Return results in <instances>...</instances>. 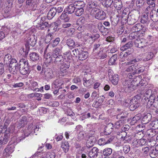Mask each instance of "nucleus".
I'll list each match as a JSON object with an SVG mask.
<instances>
[{
  "label": "nucleus",
  "mask_w": 158,
  "mask_h": 158,
  "mask_svg": "<svg viewBox=\"0 0 158 158\" xmlns=\"http://www.w3.org/2000/svg\"><path fill=\"white\" fill-rule=\"evenodd\" d=\"M19 71L22 75H26L30 73L29 66L27 60L22 59L19 63Z\"/></svg>",
  "instance_id": "f257e3e1"
},
{
  "label": "nucleus",
  "mask_w": 158,
  "mask_h": 158,
  "mask_svg": "<svg viewBox=\"0 0 158 158\" xmlns=\"http://www.w3.org/2000/svg\"><path fill=\"white\" fill-rule=\"evenodd\" d=\"M145 69L144 66L137 64L132 65L128 67L126 71H134V73L135 74H139L143 72Z\"/></svg>",
  "instance_id": "f03ea898"
},
{
  "label": "nucleus",
  "mask_w": 158,
  "mask_h": 158,
  "mask_svg": "<svg viewBox=\"0 0 158 158\" xmlns=\"http://www.w3.org/2000/svg\"><path fill=\"white\" fill-rule=\"evenodd\" d=\"M123 88L126 92H131L136 89V86L132 84L131 80H125L123 82Z\"/></svg>",
  "instance_id": "7ed1b4c3"
},
{
  "label": "nucleus",
  "mask_w": 158,
  "mask_h": 158,
  "mask_svg": "<svg viewBox=\"0 0 158 158\" xmlns=\"http://www.w3.org/2000/svg\"><path fill=\"white\" fill-rule=\"evenodd\" d=\"M36 43V40L33 35L29 36L27 38L26 44H25L26 50L25 52V55L28 53L30 49L29 45L34 47Z\"/></svg>",
  "instance_id": "20e7f679"
},
{
  "label": "nucleus",
  "mask_w": 158,
  "mask_h": 158,
  "mask_svg": "<svg viewBox=\"0 0 158 158\" xmlns=\"http://www.w3.org/2000/svg\"><path fill=\"white\" fill-rule=\"evenodd\" d=\"M40 0H26V4L31 10L35 11L39 8Z\"/></svg>",
  "instance_id": "39448f33"
},
{
  "label": "nucleus",
  "mask_w": 158,
  "mask_h": 158,
  "mask_svg": "<svg viewBox=\"0 0 158 158\" xmlns=\"http://www.w3.org/2000/svg\"><path fill=\"white\" fill-rule=\"evenodd\" d=\"M98 6L97 2L95 1H89L87 5V9L91 13L94 14L98 9Z\"/></svg>",
  "instance_id": "423d86ee"
},
{
  "label": "nucleus",
  "mask_w": 158,
  "mask_h": 158,
  "mask_svg": "<svg viewBox=\"0 0 158 158\" xmlns=\"http://www.w3.org/2000/svg\"><path fill=\"white\" fill-rule=\"evenodd\" d=\"M99 150L97 147H93L89 152V156L90 158H92L96 156L98 158H103V155L102 152H99Z\"/></svg>",
  "instance_id": "0eeeda50"
},
{
  "label": "nucleus",
  "mask_w": 158,
  "mask_h": 158,
  "mask_svg": "<svg viewBox=\"0 0 158 158\" xmlns=\"http://www.w3.org/2000/svg\"><path fill=\"white\" fill-rule=\"evenodd\" d=\"M41 73L46 79H51L53 77V72L51 69H47L46 70L43 68Z\"/></svg>",
  "instance_id": "6e6552de"
},
{
  "label": "nucleus",
  "mask_w": 158,
  "mask_h": 158,
  "mask_svg": "<svg viewBox=\"0 0 158 158\" xmlns=\"http://www.w3.org/2000/svg\"><path fill=\"white\" fill-rule=\"evenodd\" d=\"M14 144H8L4 149L3 154L6 156H9L14 151Z\"/></svg>",
  "instance_id": "1a4fd4ad"
},
{
  "label": "nucleus",
  "mask_w": 158,
  "mask_h": 158,
  "mask_svg": "<svg viewBox=\"0 0 158 158\" xmlns=\"http://www.w3.org/2000/svg\"><path fill=\"white\" fill-rule=\"evenodd\" d=\"M113 124L112 123H109L106 125L104 128L103 132L101 134L103 135H108L110 134L113 131Z\"/></svg>",
  "instance_id": "9d476101"
},
{
  "label": "nucleus",
  "mask_w": 158,
  "mask_h": 158,
  "mask_svg": "<svg viewBox=\"0 0 158 158\" xmlns=\"http://www.w3.org/2000/svg\"><path fill=\"white\" fill-rule=\"evenodd\" d=\"M29 57L30 60L33 62H37L40 59V55L39 53L32 52L29 53Z\"/></svg>",
  "instance_id": "9b49d317"
},
{
  "label": "nucleus",
  "mask_w": 158,
  "mask_h": 158,
  "mask_svg": "<svg viewBox=\"0 0 158 158\" xmlns=\"http://www.w3.org/2000/svg\"><path fill=\"white\" fill-rule=\"evenodd\" d=\"M129 105V109L130 110L134 111L139 107L140 103L135 101H133V99H131L130 100Z\"/></svg>",
  "instance_id": "f8f14e48"
},
{
  "label": "nucleus",
  "mask_w": 158,
  "mask_h": 158,
  "mask_svg": "<svg viewBox=\"0 0 158 158\" xmlns=\"http://www.w3.org/2000/svg\"><path fill=\"white\" fill-rule=\"evenodd\" d=\"M152 118V114L150 113H144L141 121L143 124H146L151 120Z\"/></svg>",
  "instance_id": "ddd939ff"
},
{
  "label": "nucleus",
  "mask_w": 158,
  "mask_h": 158,
  "mask_svg": "<svg viewBox=\"0 0 158 158\" xmlns=\"http://www.w3.org/2000/svg\"><path fill=\"white\" fill-rule=\"evenodd\" d=\"M137 41L135 42V44L136 46L138 48H143L147 45V42L143 38L141 39H137Z\"/></svg>",
  "instance_id": "4468645a"
},
{
  "label": "nucleus",
  "mask_w": 158,
  "mask_h": 158,
  "mask_svg": "<svg viewBox=\"0 0 158 158\" xmlns=\"http://www.w3.org/2000/svg\"><path fill=\"white\" fill-rule=\"evenodd\" d=\"M63 84L62 80L60 79H57L53 81L51 87L52 89L57 88L59 87L60 88L61 86Z\"/></svg>",
  "instance_id": "2eb2a0df"
},
{
  "label": "nucleus",
  "mask_w": 158,
  "mask_h": 158,
  "mask_svg": "<svg viewBox=\"0 0 158 158\" xmlns=\"http://www.w3.org/2000/svg\"><path fill=\"white\" fill-rule=\"evenodd\" d=\"M65 58L61 55H58L57 56L53 58V60L55 64H59L63 62Z\"/></svg>",
  "instance_id": "dca6fc26"
},
{
  "label": "nucleus",
  "mask_w": 158,
  "mask_h": 158,
  "mask_svg": "<svg viewBox=\"0 0 158 158\" xmlns=\"http://www.w3.org/2000/svg\"><path fill=\"white\" fill-rule=\"evenodd\" d=\"M106 16V13L102 10H100L95 15V18L99 20H103L105 19Z\"/></svg>",
  "instance_id": "f3484780"
},
{
  "label": "nucleus",
  "mask_w": 158,
  "mask_h": 158,
  "mask_svg": "<svg viewBox=\"0 0 158 158\" xmlns=\"http://www.w3.org/2000/svg\"><path fill=\"white\" fill-rule=\"evenodd\" d=\"M138 17H135L134 14L130 15L129 17H127V22L130 25L134 24L137 21Z\"/></svg>",
  "instance_id": "a211bd4d"
},
{
  "label": "nucleus",
  "mask_w": 158,
  "mask_h": 158,
  "mask_svg": "<svg viewBox=\"0 0 158 158\" xmlns=\"http://www.w3.org/2000/svg\"><path fill=\"white\" fill-rule=\"evenodd\" d=\"M131 57L128 58V60H130V63L133 64L135 63L141 61L142 59L139 56H134L133 55H131Z\"/></svg>",
  "instance_id": "6ab92c4d"
},
{
  "label": "nucleus",
  "mask_w": 158,
  "mask_h": 158,
  "mask_svg": "<svg viewBox=\"0 0 158 158\" xmlns=\"http://www.w3.org/2000/svg\"><path fill=\"white\" fill-rule=\"evenodd\" d=\"M133 30L136 32H138L141 30H143V32H144L146 29L145 27H144L143 25H141L140 24H137L133 27Z\"/></svg>",
  "instance_id": "aec40b11"
},
{
  "label": "nucleus",
  "mask_w": 158,
  "mask_h": 158,
  "mask_svg": "<svg viewBox=\"0 0 158 158\" xmlns=\"http://www.w3.org/2000/svg\"><path fill=\"white\" fill-rule=\"evenodd\" d=\"M88 56V53L86 51H81L79 53L78 59L83 60H85Z\"/></svg>",
  "instance_id": "412c9836"
},
{
  "label": "nucleus",
  "mask_w": 158,
  "mask_h": 158,
  "mask_svg": "<svg viewBox=\"0 0 158 158\" xmlns=\"http://www.w3.org/2000/svg\"><path fill=\"white\" fill-rule=\"evenodd\" d=\"M65 10L63 12L60 16V18L64 22H68L70 19V17L68 15L67 12H64Z\"/></svg>",
  "instance_id": "4be33fe9"
},
{
  "label": "nucleus",
  "mask_w": 158,
  "mask_h": 158,
  "mask_svg": "<svg viewBox=\"0 0 158 158\" xmlns=\"http://www.w3.org/2000/svg\"><path fill=\"white\" fill-rule=\"evenodd\" d=\"M143 33H141L139 34V32H133L130 34L129 36L132 39H139L143 36Z\"/></svg>",
  "instance_id": "5701e85b"
},
{
  "label": "nucleus",
  "mask_w": 158,
  "mask_h": 158,
  "mask_svg": "<svg viewBox=\"0 0 158 158\" xmlns=\"http://www.w3.org/2000/svg\"><path fill=\"white\" fill-rule=\"evenodd\" d=\"M97 56L98 58L103 59L107 57V52L104 49H102L97 53Z\"/></svg>",
  "instance_id": "b1692460"
},
{
  "label": "nucleus",
  "mask_w": 158,
  "mask_h": 158,
  "mask_svg": "<svg viewBox=\"0 0 158 158\" xmlns=\"http://www.w3.org/2000/svg\"><path fill=\"white\" fill-rule=\"evenodd\" d=\"M39 25V27H40V29L41 30H43L45 28L47 29V28H49L51 29L52 28V27L53 24H52V25H51L46 22H43L41 24H40Z\"/></svg>",
  "instance_id": "393cba45"
},
{
  "label": "nucleus",
  "mask_w": 158,
  "mask_h": 158,
  "mask_svg": "<svg viewBox=\"0 0 158 158\" xmlns=\"http://www.w3.org/2000/svg\"><path fill=\"white\" fill-rule=\"evenodd\" d=\"M70 62L69 61L66 60L65 58L64 61L60 64H61L60 66V69L66 70V69H68L70 66Z\"/></svg>",
  "instance_id": "a878e982"
},
{
  "label": "nucleus",
  "mask_w": 158,
  "mask_h": 158,
  "mask_svg": "<svg viewBox=\"0 0 158 158\" xmlns=\"http://www.w3.org/2000/svg\"><path fill=\"white\" fill-rule=\"evenodd\" d=\"M112 149L109 148H106L102 151L103 156H110L112 153Z\"/></svg>",
  "instance_id": "bb28decb"
},
{
  "label": "nucleus",
  "mask_w": 158,
  "mask_h": 158,
  "mask_svg": "<svg viewBox=\"0 0 158 158\" xmlns=\"http://www.w3.org/2000/svg\"><path fill=\"white\" fill-rule=\"evenodd\" d=\"M114 7L117 10H120L123 7L122 2L121 0H114Z\"/></svg>",
  "instance_id": "cd10ccee"
},
{
  "label": "nucleus",
  "mask_w": 158,
  "mask_h": 158,
  "mask_svg": "<svg viewBox=\"0 0 158 158\" xmlns=\"http://www.w3.org/2000/svg\"><path fill=\"white\" fill-rule=\"evenodd\" d=\"M66 9L68 13L71 14L73 13L75 10L76 7L74 4H71L68 6L66 8Z\"/></svg>",
  "instance_id": "c85d7f7f"
},
{
  "label": "nucleus",
  "mask_w": 158,
  "mask_h": 158,
  "mask_svg": "<svg viewBox=\"0 0 158 158\" xmlns=\"http://www.w3.org/2000/svg\"><path fill=\"white\" fill-rule=\"evenodd\" d=\"M55 36V34L53 32H50L48 33L46 36L45 42L46 43H49L52 39L54 38Z\"/></svg>",
  "instance_id": "c756f323"
},
{
  "label": "nucleus",
  "mask_w": 158,
  "mask_h": 158,
  "mask_svg": "<svg viewBox=\"0 0 158 158\" xmlns=\"http://www.w3.org/2000/svg\"><path fill=\"white\" fill-rule=\"evenodd\" d=\"M133 44L132 41H130L127 43L125 45L122 46L120 48L121 50L124 51L128 49H130L131 50V48L133 47Z\"/></svg>",
  "instance_id": "7c9ffc66"
},
{
  "label": "nucleus",
  "mask_w": 158,
  "mask_h": 158,
  "mask_svg": "<svg viewBox=\"0 0 158 158\" xmlns=\"http://www.w3.org/2000/svg\"><path fill=\"white\" fill-rule=\"evenodd\" d=\"M60 41V40L59 38H56L55 40H52L50 42V43L46 47V49H47L48 48L50 44L52 45L53 47H56L59 44Z\"/></svg>",
  "instance_id": "2f4dec72"
},
{
  "label": "nucleus",
  "mask_w": 158,
  "mask_h": 158,
  "mask_svg": "<svg viewBox=\"0 0 158 158\" xmlns=\"http://www.w3.org/2000/svg\"><path fill=\"white\" fill-rule=\"evenodd\" d=\"M112 84L114 85H117L118 81V76L117 74H114L110 78Z\"/></svg>",
  "instance_id": "473e14b6"
},
{
  "label": "nucleus",
  "mask_w": 158,
  "mask_h": 158,
  "mask_svg": "<svg viewBox=\"0 0 158 158\" xmlns=\"http://www.w3.org/2000/svg\"><path fill=\"white\" fill-rule=\"evenodd\" d=\"M103 49L102 46L100 43L95 44H94L93 48V51L95 52H98L101 50Z\"/></svg>",
  "instance_id": "72a5a7b5"
},
{
  "label": "nucleus",
  "mask_w": 158,
  "mask_h": 158,
  "mask_svg": "<svg viewBox=\"0 0 158 158\" xmlns=\"http://www.w3.org/2000/svg\"><path fill=\"white\" fill-rule=\"evenodd\" d=\"M56 10L54 8H53L50 9L49 11L48 15L47 17L48 19L52 18L56 14Z\"/></svg>",
  "instance_id": "f704fd0d"
},
{
  "label": "nucleus",
  "mask_w": 158,
  "mask_h": 158,
  "mask_svg": "<svg viewBox=\"0 0 158 158\" xmlns=\"http://www.w3.org/2000/svg\"><path fill=\"white\" fill-rule=\"evenodd\" d=\"M52 56H51V53H47L46 55H45L44 60L45 63L47 64H49L53 60Z\"/></svg>",
  "instance_id": "c9c22d12"
},
{
  "label": "nucleus",
  "mask_w": 158,
  "mask_h": 158,
  "mask_svg": "<svg viewBox=\"0 0 158 158\" xmlns=\"http://www.w3.org/2000/svg\"><path fill=\"white\" fill-rule=\"evenodd\" d=\"M118 57L117 54L113 55L110 58L109 61V64L112 65L115 64V61L116 60Z\"/></svg>",
  "instance_id": "e433bc0d"
},
{
  "label": "nucleus",
  "mask_w": 158,
  "mask_h": 158,
  "mask_svg": "<svg viewBox=\"0 0 158 158\" xmlns=\"http://www.w3.org/2000/svg\"><path fill=\"white\" fill-rule=\"evenodd\" d=\"M111 20L112 24L114 26L117 25L119 21L118 15H117L114 17H112L111 18Z\"/></svg>",
  "instance_id": "4c0bfd02"
},
{
  "label": "nucleus",
  "mask_w": 158,
  "mask_h": 158,
  "mask_svg": "<svg viewBox=\"0 0 158 158\" xmlns=\"http://www.w3.org/2000/svg\"><path fill=\"white\" fill-rule=\"evenodd\" d=\"M61 147L63 149L64 152L66 153L68 152L69 148V144L67 142H63L62 143Z\"/></svg>",
  "instance_id": "58836bf2"
},
{
  "label": "nucleus",
  "mask_w": 158,
  "mask_h": 158,
  "mask_svg": "<svg viewBox=\"0 0 158 158\" xmlns=\"http://www.w3.org/2000/svg\"><path fill=\"white\" fill-rule=\"evenodd\" d=\"M83 81L84 82L83 85L85 87H88L90 85L93 81L91 79L87 80L85 77L83 79Z\"/></svg>",
  "instance_id": "ea45409f"
},
{
  "label": "nucleus",
  "mask_w": 158,
  "mask_h": 158,
  "mask_svg": "<svg viewBox=\"0 0 158 158\" xmlns=\"http://www.w3.org/2000/svg\"><path fill=\"white\" fill-rule=\"evenodd\" d=\"M141 117V115L140 114H138L135 115L131 119V123L134 124L139 121Z\"/></svg>",
  "instance_id": "a19ab883"
},
{
  "label": "nucleus",
  "mask_w": 158,
  "mask_h": 158,
  "mask_svg": "<svg viewBox=\"0 0 158 158\" xmlns=\"http://www.w3.org/2000/svg\"><path fill=\"white\" fill-rule=\"evenodd\" d=\"M11 58V56L10 54L6 55L4 59V63L5 65L6 64L7 66H8L9 63Z\"/></svg>",
  "instance_id": "79ce46f5"
},
{
  "label": "nucleus",
  "mask_w": 158,
  "mask_h": 158,
  "mask_svg": "<svg viewBox=\"0 0 158 158\" xmlns=\"http://www.w3.org/2000/svg\"><path fill=\"white\" fill-rule=\"evenodd\" d=\"M10 138V135L9 134H4L3 139H1L3 144L5 145L6 144Z\"/></svg>",
  "instance_id": "37998d69"
},
{
  "label": "nucleus",
  "mask_w": 158,
  "mask_h": 158,
  "mask_svg": "<svg viewBox=\"0 0 158 158\" xmlns=\"http://www.w3.org/2000/svg\"><path fill=\"white\" fill-rule=\"evenodd\" d=\"M141 22L143 24H148L149 22V20L148 19V15H144L142 17L141 19Z\"/></svg>",
  "instance_id": "c03bdc74"
},
{
  "label": "nucleus",
  "mask_w": 158,
  "mask_h": 158,
  "mask_svg": "<svg viewBox=\"0 0 158 158\" xmlns=\"http://www.w3.org/2000/svg\"><path fill=\"white\" fill-rule=\"evenodd\" d=\"M153 12L151 11L150 13V18L154 22H156L158 21V15L157 14H153Z\"/></svg>",
  "instance_id": "a18cd8bd"
},
{
  "label": "nucleus",
  "mask_w": 158,
  "mask_h": 158,
  "mask_svg": "<svg viewBox=\"0 0 158 158\" xmlns=\"http://www.w3.org/2000/svg\"><path fill=\"white\" fill-rule=\"evenodd\" d=\"M61 49L58 48H55L52 52V56L53 58L55 57L58 56V55H61L60 54Z\"/></svg>",
  "instance_id": "49530a36"
},
{
  "label": "nucleus",
  "mask_w": 158,
  "mask_h": 158,
  "mask_svg": "<svg viewBox=\"0 0 158 158\" xmlns=\"http://www.w3.org/2000/svg\"><path fill=\"white\" fill-rule=\"evenodd\" d=\"M152 93V90L151 89H146L142 93H141V95H142V96H145V97H149Z\"/></svg>",
  "instance_id": "de8ad7c7"
},
{
  "label": "nucleus",
  "mask_w": 158,
  "mask_h": 158,
  "mask_svg": "<svg viewBox=\"0 0 158 158\" xmlns=\"http://www.w3.org/2000/svg\"><path fill=\"white\" fill-rule=\"evenodd\" d=\"M128 13H127L126 9H124L122 14V19L125 21H127V17H129L128 16Z\"/></svg>",
  "instance_id": "09e8293b"
},
{
  "label": "nucleus",
  "mask_w": 158,
  "mask_h": 158,
  "mask_svg": "<svg viewBox=\"0 0 158 158\" xmlns=\"http://www.w3.org/2000/svg\"><path fill=\"white\" fill-rule=\"evenodd\" d=\"M154 56V54L152 52L148 53V55L143 59V61L144 62L148 61L151 59Z\"/></svg>",
  "instance_id": "8fccbe9b"
},
{
  "label": "nucleus",
  "mask_w": 158,
  "mask_h": 158,
  "mask_svg": "<svg viewBox=\"0 0 158 158\" xmlns=\"http://www.w3.org/2000/svg\"><path fill=\"white\" fill-rule=\"evenodd\" d=\"M74 4L75 6H81L82 7H85V4L84 2L82 1H76L75 2Z\"/></svg>",
  "instance_id": "3c124183"
},
{
  "label": "nucleus",
  "mask_w": 158,
  "mask_h": 158,
  "mask_svg": "<svg viewBox=\"0 0 158 158\" xmlns=\"http://www.w3.org/2000/svg\"><path fill=\"white\" fill-rule=\"evenodd\" d=\"M144 135V132H138L136 133L135 134V136L138 139H139L142 138Z\"/></svg>",
  "instance_id": "603ef678"
},
{
  "label": "nucleus",
  "mask_w": 158,
  "mask_h": 158,
  "mask_svg": "<svg viewBox=\"0 0 158 158\" xmlns=\"http://www.w3.org/2000/svg\"><path fill=\"white\" fill-rule=\"evenodd\" d=\"M145 128V126L143 124L138 125L136 127V129L137 131L141 132L144 131V130Z\"/></svg>",
  "instance_id": "864d4df0"
},
{
  "label": "nucleus",
  "mask_w": 158,
  "mask_h": 158,
  "mask_svg": "<svg viewBox=\"0 0 158 158\" xmlns=\"http://www.w3.org/2000/svg\"><path fill=\"white\" fill-rule=\"evenodd\" d=\"M56 154L54 152H49L46 155V158H55Z\"/></svg>",
  "instance_id": "5fc2aeb1"
},
{
  "label": "nucleus",
  "mask_w": 158,
  "mask_h": 158,
  "mask_svg": "<svg viewBox=\"0 0 158 158\" xmlns=\"http://www.w3.org/2000/svg\"><path fill=\"white\" fill-rule=\"evenodd\" d=\"M150 156L152 158H155L157 156L158 153L156 150L153 149L151 150L149 153Z\"/></svg>",
  "instance_id": "6e6d98bb"
},
{
  "label": "nucleus",
  "mask_w": 158,
  "mask_h": 158,
  "mask_svg": "<svg viewBox=\"0 0 158 158\" xmlns=\"http://www.w3.org/2000/svg\"><path fill=\"white\" fill-rule=\"evenodd\" d=\"M75 10V15L77 16H80L83 13L84 11V9H76Z\"/></svg>",
  "instance_id": "4d7b16f0"
},
{
  "label": "nucleus",
  "mask_w": 158,
  "mask_h": 158,
  "mask_svg": "<svg viewBox=\"0 0 158 158\" xmlns=\"http://www.w3.org/2000/svg\"><path fill=\"white\" fill-rule=\"evenodd\" d=\"M66 44L69 46L73 47L75 45V42L72 39H69L67 40Z\"/></svg>",
  "instance_id": "13d9d810"
},
{
  "label": "nucleus",
  "mask_w": 158,
  "mask_h": 158,
  "mask_svg": "<svg viewBox=\"0 0 158 158\" xmlns=\"http://www.w3.org/2000/svg\"><path fill=\"white\" fill-rule=\"evenodd\" d=\"M98 144L100 146L104 145L106 144V139L104 138L99 139L98 141Z\"/></svg>",
  "instance_id": "bf43d9fd"
},
{
  "label": "nucleus",
  "mask_w": 158,
  "mask_h": 158,
  "mask_svg": "<svg viewBox=\"0 0 158 158\" xmlns=\"http://www.w3.org/2000/svg\"><path fill=\"white\" fill-rule=\"evenodd\" d=\"M151 124L154 129H158V119L152 121Z\"/></svg>",
  "instance_id": "052dcab7"
},
{
  "label": "nucleus",
  "mask_w": 158,
  "mask_h": 158,
  "mask_svg": "<svg viewBox=\"0 0 158 158\" xmlns=\"http://www.w3.org/2000/svg\"><path fill=\"white\" fill-rule=\"evenodd\" d=\"M64 8V6L63 5H60L57 7L54 8L56 9V13H60L62 12Z\"/></svg>",
  "instance_id": "680f3d73"
},
{
  "label": "nucleus",
  "mask_w": 158,
  "mask_h": 158,
  "mask_svg": "<svg viewBox=\"0 0 158 158\" xmlns=\"http://www.w3.org/2000/svg\"><path fill=\"white\" fill-rule=\"evenodd\" d=\"M113 2V0H105L104 5L106 7H109L111 6Z\"/></svg>",
  "instance_id": "e2e57ef3"
},
{
  "label": "nucleus",
  "mask_w": 158,
  "mask_h": 158,
  "mask_svg": "<svg viewBox=\"0 0 158 158\" xmlns=\"http://www.w3.org/2000/svg\"><path fill=\"white\" fill-rule=\"evenodd\" d=\"M147 3L149 5V6L147 7V9H148V8H152L155 7V2L151 1L150 0H148Z\"/></svg>",
  "instance_id": "0e129e2a"
},
{
  "label": "nucleus",
  "mask_w": 158,
  "mask_h": 158,
  "mask_svg": "<svg viewBox=\"0 0 158 158\" xmlns=\"http://www.w3.org/2000/svg\"><path fill=\"white\" fill-rule=\"evenodd\" d=\"M129 126L128 125H125L123 127L122 131V133L124 134V135H127V133L126 132V131H128L129 129Z\"/></svg>",
  "instance_id": "69168bd1"
},
{
  "label": "nucleus",
  "mask_w": 158,
  "mask_h": 158,
  "mask_svg": "<svg viewBox=\"0 0 158 158\" xmlns=\"http://www.w3.org/2000/svg\"><path fill=\"white\" fill-rule=\"evenodd\" d=\"M9 70L10 73L15 74H16L18 70L16 68L14 67V66H12L11 67H9Z\"/></svg>",
  "instance_id": "338daca9"
},
{
  "label": "nucleus",
  "mask_w": 158,
  "mask_h": 158,
  "mask_svg": "<svg viewBox=\"0 0 158 158\" xmlns=\"http://www.w3.org/2000/svg\"><path fill=\"white\" fill-rule=\"evenodd\" d=\"M145 2V0H137L136 4L138 6L140 7L143 5Z\"/></svg>",
  "instance_id": "774afa93"
}]
</instances>
